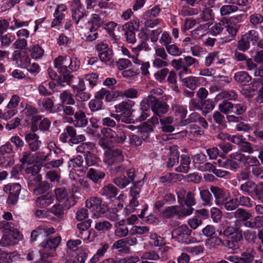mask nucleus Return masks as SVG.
I'll list each match as a JSON object with an SVG mask.
<instances>
[{"label":"nucleus","instance_id":"30","mask_svg":"<svg viewBox=\"0 0 263 263\" xmlns=\"http://www.w3.org/2000/svg\"><path fill=\"white\" fill-rule=\"evenodd\" d=\"M85 13L82 9H72V17L75 20L76 23L79 27L82 28L84 23V17Z\"/></svg>","mask_w":263,"mask_h":263},{"label":"nucleus","instance_id":"33","mask_svg":"<svg viewBox=\"0 0 263 263\" xmlns=\"http://www.w3.org/2000/svg\"><path fill=\"white\" fill-rule=\"evenodd\" d=\"M140 258L143 260H158L161 259V260L164 261L167 259V258H161L159 254L155 251H149L143 253Z\"/></svg>","mask_w":263,"mask_h":263},{"label":"nucleus","instance_id":"20","mask_svg":"<svg viewBox=\"0 0 263 263\" xmlns=\"http://www.w3.org/2000/svg\"><path fill=\"white\" fill-rule=\"evenodd\" d=\"M31 151H28L22 153V157L21 162L23 164H31L35 162H41L42 157H40V153L32 154Z\"/></svg>","mask_w":263,"mask_h":263},{"label":"nucleus","instance_id":"6","mask_svg":"<svg viewBox=\"0 0 263 263\" xmlns=\"http://www.w3.org/2000/svg\"><path fill=\"white\" fill-rule=\"evenodd\" d=\"M139 23L138 20H134L125 23L123 26L125 36L128 43L134 44L136 42L135 31L138 30Z\"/></svg>","mask_w":263,"mask_h":263},{"label":"nucleus","instance_id":"49","mask_svg":"<svg viewBox=\"0 0 263 263\" xmlns=\"http://www.w3.org/2000/svg\"><path fill=\"white\" fill-rule=\"evenodd\" d=\"M50 184L47 181L41 182L38 186L33 190L34 194L39 195L47 192L50 189Z\"/></svg>","mask_w":263,"mask_h":263},{"label":"nucleus","instance_id":"17","mask_svg":"<svg viewBox=\"0 0 263 263\" xmlns=\"http://www.w3.org/2000/svg\"><path fill=\"white\" fill-rule=\"evenodd\" d=\"M63 159L60 158L54 159L51 158V156L46 155L42 157L41 163L43 166L47 169L58 168L63 163Z\"/></svg>","mask_w":263,"mask_h":263},{"label":"nucleus","instance_id":"15","mask_svg":"<svg viewBox=\"0 0 263 263\" xmlns=\"http://www.w3.org/2000/svg\"><path fill=\"white\" fill-rule=\"evenodd\" d=\"M101 134L106 138L110 139L111 142L116 143H123L126 139V136L124 133L119 135L110 128H103L101 130Z\"/></svg>","mask_w":263,"mask_h":263},{"label":"nucleus","instance_id":"59","mask_svg":"<svg viewBox=\"0 0 263 263\" xmlns=\"http://www.w3.org/2000/svg\"><path fill=\"white\" fill-rule=\"evenodd\" d=\"M149 229L147 226H133L129 230L130 235H142L147 233Z\"/></svg>","mask_w":263,"mask_h":263},{"label":"nucleus","instance_id":"1","mask_svg":"<svg viewBox=\"0 0 263 263\" xmlns=\"http://www.w3.org/2000/svg\"><path fill=\"white\" fill-rule=\"evenodd\" d=\"M141 106L143 110H148L151 108L154 114L158 117H162L169 109V106L165 102L158 99L152 95L143 100Z\"/></svg>","mask_w":263,"mask_h":263},{"label":"nucleus","instance_id":"18","mask_svg":"<svg viewBox=\"0 0 263 263\" xmlns=\"http://www.w3.org/2000/svg\"><path fill=\"white\" fill-rule=\"evenodd\" d=\"M91 220L88 219L77 224V228L79 230L78 236L84 240L91 241L89 240L90 232L88 230L91 226Z\"/></svg>","mask_w":263,"mask_h":263},{"label":"nucleus","instance_id":"56","mask_svg":"<svg viewBox=\"0 0 263 263\" xmlns=\"http://www.w3.org/2000/svg\"><path fill=\"white\" fill-rule=\"evenodd\" d=\"M114 249H118L120 252H127L129 251V248L126 246L124 238L121 239L115 242L112 246Z\"/></svg>","mask_w":263,"mask_h":263},{"label":"nucleus","instance_id":"28","mask_svg":"<svg viewBox=\"0 0 263 263\" xmlns=\"http://www.w3.org/2000/svg\"><path fill=\"white\" fill-rule=\"evenodd\" d=\"M67 57L59 55L54 60V67L57 69V71L60 72H66L68 66L64 65L67 61Z\"/></svg>","mask_w":263,"mask_h":263},{"label":"nucleus","instance_id":"58","mask_svg":"<svg viewBox=\"0 0 263 263\" xmlns=\"http://www.w3.org/2000/svg\"><path fill=\"white\" fill-rule=\"evenodd\" d=\"M89 107L91 111H96L103 108V101L96 98L91 100L88 104Z\"/></svg>","mask_w":263,"mask_h":263},{"label":"nucleus","instance_id":"3","mask_svg":"<svg viewBox=\"0 0 263 263\" xmlns=\"http://www.w3.org/2000/svg\"><path fill=\"white\" fill-rule=\"evenodd\" d=\"M86 206L91 209L93 211L92 217L93 218L101 217L108 211V206L106 203H102L100 198L92 197L88 198L85 202Z\"/></svg>","mask_w":263,"mask_h":263},{"label":"nucleus","instance_id":"32","mask_svg":"<svg viewBox=\"0 0 263 263\" xmlns=\"http://www.w3.org/2000/svg\"><path fill=\"white\" fill-rule=\"evenodd\" d=\"M249 20L252 27L258 29L263 23V16L260 13H255L249 16Z\"/></svg>","mask_w":263,"mask_h":263},{"label":"nucleus","instance_id":"29","mask_svg":"<svg viewBox=\"0 0 263 263\" xmlns=\"http://www.w3.org/2000/svg\"><path fill=\"white\" fill-rule=\"evenodd\" d=\"M105 173L99 170L91 168L88 171L87 176L95 182H97L100 179L105 177Z\"/></svg>","mask_w":263,"mask_h":263},{"label":"nucleus","instance_id":"36","mask_svg":"<svg viewBox=\"0 0 263 263\" xmlns=\"http://www.w3.org/2000/svg\"><path fill=\"white\" fill-rule=\"evenodd\" d=\"M255 188L256 184L252 181H246L239 186V190L241 191L250 196L254 193V190Z\"/></svg>","mask_w":263,"mask_h":263},{"label":"nucleus","instance_id":"11","mask_svg":"<svg viewBox=\"0 0 263 263\" xmlns=\"http://www.w3.org/2000/svg\"><path fill=\"white\" fill-rule=\"evenodd\" d=\"M55 232V230L53 227H49L44 225L39 226L31 232V241H35L37 240H41L44 237L54 234Z\"/></svg>","mask_w":263,"mask_h":263},{"label":"nucleus","instance_id":"57","mask_svg":"<svg viewBox=\"0 0 263 263\" xmlns=\"http://www.w3.org/2000/svg\"><path fill=\"white\" fill-rule=\"evenodd\" d=\"M208 24L200 25L197 28L192 31V36L196 39L200 38L204 34V30L209 27Z\"/></svg>","mask_w":263,"mask_h":263},{"label":"nucleus","instance_id":"13","mask_svg":"<svg viewBox=\"0 0 263 263\" xmlns=\"http://www.w3.org/2000/svg\"><path fill=\"white\" fill-rule=\"evenodd\" d=\"M25 140L30 151L32 152L37 151L42 145L39 136L35 132H27L25 135Z\"/></svg>","mask_w":263,"mask_h":263},{"label":"nucleus","instance_id":"19","mask_svg":"<svg viewBox=\"0 0 263 263\" xmlns=\"http://www.w3.org/2000/svg\"><path fill=\"white\" fill-rule=\"evenodd\" d=\"M84 104V103L83 102H76L75 101L73 104L67 103L66 104H62L61 107L64 115L72 116L80 109L83 107Z\"/></svg>","mask_w":263,"mask_h":263},{"label":"nucleus","instance_id":"37","mask_svg":"<svg viewBox=\"0 0 263 263\" xmlns=\"http://www.w3.org/2000/svg\"><path fill=\"white\" fill-rule=\"evenodd\" d=\"M178 205L170 206L165 208L161 213L162 217L165 218H171L175 216L178 217Z\"/></svg>","mask_w":263,"mask_h":263},{"label":"nucleus","instance_id":"43","mask_svg":"<svg viewBox=\"0 0 263 263\" xmlns=\"http://www.w3.org/2000/svg\"><path fill=\"white\" fill-rule=\"evenodd\" d=\"M243 35L250 43H252L253 45H255L257 43L259 39V33L255 30H251Z\"/></svg>","mask_w":263,"mask_h":263},{"label":"nucleus","instance_id":"60","mask_svg":"<svg viewBox=\"0 0 263 263\" xmlns=\"http://www.w3.org/2000/svg\"><path fill=\"white\" fill-rule=\"evenodd\" d=\"M201 109H204L206 113L209 112L213 110L215 106L214 101L211 99L204 100L201 101Z\"/></svg>","mask_w":263,"mask_h":263},{"label":"nucleus","instance_id":"25","mask_svg":"<svg viewBox=\"0 0 263 263\" xmlns=\"http://www.w3.org/2000/svg\"><path fill=\"white\" fill-rule=\"evenodd\" d=\"M53 201V196L48 193L36 198V205L41 208H45L50 205Z\"/></svg>","mask_w":263,"mask_h":263},{"label":"nucleus","instance_id":"2","mask_svg":"<svg viewBox=\"0 0 263 263\" xmlns=\"http://www.w3.org/2000/svg\"><path fill=\"white\" fill-rule=\"evenodd\" d=\"M197 62V60L196 59L191 56H186L183 58L173 60L172 61V65L176 70L179 71L178 75L181 79L184 74L192 73L189 67Z\"/></svg>","mask_w":263,"mask_h":263},{"label":"nucleus","instance_id":"54","mask_svg":"<svg viewBox=\"0 0 263 263\" xmlns=\"http://www.w3.org/2000/svg\"><path fill=\"white\" fill-rule=\"evenodd\" d=\"M149 238L153 244L156 247H161L165 244L164 238L158 235L156 233H151Z\"/></svg>","mask_w":263,"mask_h":263},{"label":"nucleus","instance_id":"21","mask_svg":"<svg viewBox=\"0 0 263 263\" xmlns=\"http://www.w3.org/2000/svg\"><path fill=\"white\" fill-rule=\"evenodd\" d=\"M219 51H213L209 53L206 56L204 61V65L206 67H210L213 64L222 65L224 63L225 60L219 58Z\"/></svg>","mask_w":263,"mask_h":263},{"label":"nucleus","instance_id":"39","mask_svg":"<svg viewBox=\"0 0 263 263\" xmlns=\"http://www.w3.org/2000/svg\"><path fill=\"white\" fill-rule=\"evenodd\" d=\"M61 102L62 104L67 103L73 104L76 101L73 98V95L68 90L63 91L59 96Z\"/></svg>","mask_w":263,"mask_h":263},{"label":"nucleus","instance_id":"55","mask_svg":"<svg viewBox=\"0 0 263 263\" xmlns=\"http://www.w3.org/2000/svg\"><path fill=\"white\" fill-rule=\"evenodd\" d=\"M237 10V6L232 4V5L222 6L220 9V12L221 15L224 16L229 15L231 13L235 12Z\"/></svg>","mask_w":263,"mask_h":263},{"label":"nucleus","instance_id":"45","mask_svg":"<svg viewBox=\"0 0 263 263\" xmlns=\"http://www.w3.org/2000/svg\"><path fill=\"white\" fill-rule=\"evenodd\" d=\"M176 232L179 237L187 238L191 235L192 231L189 228L187 225L182 224L176 229Z\"/></svg>","mask_w":263,"mask_h":263},{"label":"nucleus","instance_id":"44","mask_svg":"<svg viewBox=\"0 0 263 263\" xmlns=\"http://www.w3.org/2000/svg\"><path fill=\"white\" fill-rule=\"evenodd\" d=\"M30 54L32 59L37 60L41 59L44 53V50L39 45L33 46L30 50Z\"/></svg>","mask_w":263,"mask_h":263},{"label":"nucleus","instance_id":"12","mask_svg":"<svg viewBox=\"0 0 263 263\" xmlns=\"http://www.w3.org/2000/svg\"><path fill=\"white\" fill-rule=\"evenodd\" d=\"M85 104L83 105V107L80 109L76 114L73 115L74 119L70 118L69 122L73 123L75 127H84L88 124V120L86 118L85 110Z\"/></svg>","mask_w":263,"mask_h":263},{"label":"nucleus","instance_id":"8","mask_svg":"<svg viewBox=\"0 0 263 263\" xmlns=\"http://www.w3.org/2000/svg\"><path fill=\"white\" fill-rule=\"evenodd\" d=\"M96 50L102 62L109 64L113 62V52L108 44L100 42L97 45Z\"/></svg>","mask_w":263,"mask_h":263},{"label":"nucleus","instance_id":"47","mask_svg":"<svg viewBox=\"0 0 263 263\" xmlns=\"http://www.w3.org/2000/svg\"><path fill=\"white\" fill-rule=\"evenodd\" d=\"M172 108L176 116H179L181 119L186 117L187 111L183 106L174 104L172 106Z\"/></svg>","mask_w":263,"mask_h":263},{"label":"nucleus","instance_id":"50","mask_svg":"<svg viewBox=\"0 0 263 263\" xmlns=\"http://www.w3.org/2000/svg\"><path fill=\"white\" fill-rule=\"evenodd\" d=\"M56 199L59 202H63L67 199L68 192L64 187H59L54 190Z\"/></svg>","mask_w":263,"mask_h":263},{"label":"nucleus","instance_id":"4","mask_svg":"<svg viewBox=\"0 0 263 263\" xmlns=\"http://www.w3.org/2000/svg\"><path fill=\"white\" fill-rule=\"evenodd\" d=\"M135 103L129 100L127 101H122L120 103L115 105V108L116 112L120 113L122 117L121 121L125 123H130V117L132 116L133 113L132 108L134 106Z\"/></svg>","mask_w":263,"mask_h":263},{"label":"nucleus","instance_id":"7","mask_svg":"<svg viewBox=\"0 0 263 263\" xmlns=\"http://www.w3.org/2000/svg\"><path fill=\"white\" fill-rule=\"evenodd\" d=\"M124 160L122 151L119 149H108L104 153L103 161L108 165L112 166Z\"/></svg>","mask_w":263,"mask_h":263},{"label":"nucleus","instance_id":"52","mask_svg":"<svg viewBox=\"0 0 263 263\" xmlns=\"http://www.w3.org/2000/svg\"><path fill=\"white\" fill-rule=\"evenodd\" d=\"M226 25L225 27L227 29L228 33L233 37L235 36L238 32L239 28V25L236 23H233L228 21V20H226Z\"/></svg>","mask_w":263,"mask_h":263},{"label":"nucleus","instance_id":"61","mask_svg":"<svg viewBox=\"0 0 263 263\" xmlns=\"http://www.w3.org/2000/svg\"><path fill=\"white\" fill-rule=\"evenodd\" d=\"M84 79L89 83V87L92 88L97 84L98 75L96 73H91L85 74Z\"/></svg>","mask_w":263,"mask_h":263},{"label":"nucleus","instance_id":"63","mask_svg":"<svg viewBox=\"0 0 263 263\" xmlns=\"http://www.w3.org/2000/svg\"><path fill=\"white\" fill-rule=\"evenodd\" d=\"M112 228V224L108 221L97 222L95 224V228L98 231H109Z\"/></svg>","mask_w":263,"mask_h":263},{"label":"nucleus","instance_id":"16","mask_svg":"<svg viewBox=\"0 0 263 263\" xmlns=\"http://www.w3.org/2000/svg\"><path fill=\"white\" fill-rule=\"evenodd\" d=\"M12 59L16 61L17 66L21 68H26L30 64V58L28 55H22L20 50H15L12 54Z\"/></svg>","mask_w":263,"mask_h":263},{"label":"nucleus","instance_id":"22","mask_svg":"<svg viewBox=\"0 0 263 263\" xmlns=\"http://www.w3.org/2000/svg\"><path fill=\"white\" fill-rule=\"evenodd\" d=\"M100 194L107 199H112L115 198L118 193V189L112 184L105 185L100 191Z\"/></svg>","mask_w":263,"mask_h":263},{"label":"nucleus","instance_id":"5","mask_svg":"<svg viewBox=\"0 0 263 263\" xmlns=\"http://www.w3.org/2000/svg\"><path fill=\"white\" fill-rule=\"evenodd\" d=\"M3 190L5 193L8 194L7 203L11 206L15 205L21 191V185L17 183H9L4 186Z\"/></svg>","mask_w":263,"mask_h":263},{"label":"nucleus","instance_id":"23","mask_svg":"<svg viewBox=\"0 0 263 263\" xmlns=\"http://www.w3.org/2000/svg\"><path fill=\"white\" fill-rule=\"evenodd\" d=\"M61 241V237L59 236L53 238H49L43 241L40 244L44 249L55 251Z\"/></svg>","mask_w":263,"mask_h":263},{"label":"nucleus","instance_id":"48","mask_svg":"<svg viewBox=\"0 0 263 263\" xmlns=\"http://www.w3.org/2000/svg\"><path fill=\"white\" fill-rule=\"evenodd\" d=\"M95 97L97 99L101 101L105 97L107 102L111 101V92L109 90L104 88L97 91L95 95Z\"/></svg>","mask_w":263,"mask_h":263},{"label":"nucleus","instance_id":"14","mask_svg":"<svg viewBox=\"0 0 263 263\" xmlns=\"http://www.w3.org/2000/svg\"><path fill=\"white\" fill-rule=\"evenodd\" d=\"M70 137V142L73 144H78L85 140V137L83 135H77L76 130L71 126H68L65 129V133L61 135V138H63L64 141H66L67 136Z\"/></svg>","mask_w":263,"mask_h":263},{"label":"nucleus","instance_id":"35","mask_svg":"<svg viewBox=\"0 0 263 263\" xmlns=\"http://www.w3.org/2000/svg\"><path fill=\"white\" fill-rule=\"evenodd\" d=\"M234 79L236 82L245 85L250 82L252 78L246 71H241L235 73Z\"/></svg>","mask_w":263,"mask_h":263},{"label":"nucleus","instance_id":"64","mask_svg":"<svg viewBox=\"0 0 263 263\" xmlns=\"http://www.w3.org/2000/svg\"><path fill=\"white\" fill-rule=\"evenodd\" d=\"M250 48V43L242 35L241 39L238 41L237 48L241 51L245 52Z\"/></svg>","mask_w":263,"mask_h":263},{"label":"nucleus","instance_id":"40","mask_svg":"<svg viewBox=\"0 0 263 263\" xmlns=\"http://www.w3.org/2000/svg\"><path fill=\"white\" fill-rule=\"evenodd\" d=\"M200 79L195 77H189L183 80L185 86L191 90L196 89L198 85Z\"/></svg>","mask_w":263,"mask_h":263},{"label":"nucleus","instance_id":"26","mask_svg":"<svg viewBox=\"0 0 263 263\" xmlns=\"http://www.w3.org/2000/svg\"><path fill=\"white\" fill-rule=\"evenodd\" d=\"M170 158L167 162L168 167H172L175 164L179 162V153L176 146L170 147Z\"/></svg>","mask_w":263,"mask_h":263},{"label":"nucleus","instance_id":"42","mask_svg":"<svg viewBox=\"0 0 263 263\" xmlns=\"http://www.w3.org/2000/svg\"><path fill=\"white\" fill-rule=\"evenodd\" d=\"M218 109L221 112L226 115L233 112V104L227 100H224L218 105Z\"/></svg>","mask_w":263,"mask_h":263},{"label":"nucleus","instance_id":"53","mask_svg":"<svg viewBox=\"0 0 263 263\" xmlns=\"http://www.w3.org/2000/svg\"><path fill=\"white\" fill-rule=\"evenodd\" d=\"M222 205H223L224 208L228 211H233L237 208L239 206L238 198H232L230 200H227L222 203Z\"/></svg>","mask_w":263,"mask_h":263},{"label":"nucleus","instance_id":"41","mask_svg":"<svg viewBox=\"0 0 263 263\" xmlns=\"http://www.w3.org/2000/svg\"><path fill=\"white\" fill-rule=\"evenodd\" d=\"M180 204V205H178V208H179L178 210V218H182L193 213L194 209L192 206H186L185 207L183 204Z\"/></svg>","mask_w":263,"mask_h":263},{"label":"nucleus","instance_id":"31","mask_svg":"<svg viewBox=\"0 0 263 263\" xmlns=\"http://www.w3.org/2000/svg\"><path fill=\"white\" fill-rule=\"evenodd\" d=\"M191 162L190 158L186 155H182L181 157L180 165L176 168V171L179 172L187 173L190 168Z\"/></svg>","mask_w":263,"mask_h":263},{"label":"nucleus","instance_id":"34","mask_svg":"<svg viewBox=\"0 0 263 263\" xmlns=\"http://www.w3.org/2000/svg\"><path fill=\"white\" fill-rule=\"evenodd\" d=\"M200 197L204 206H210L213 204L212 194L208 190H202L200 191Z\"/></svg>","mask_w":263,"mask_h":263},{"label":"nucleus","instance_id":"51","mask_svg":"<svg viewBox=\"0 0 263 263\" xmlns=\"http://www.w3.org/2000/svg\"><path fill=\"white\" fill-rule=\"evenodd\" d=\"M206 245L209 246L210 248H215L216 246L225 245V243L221 238L217 236H214L206 240Z\"/></svg>","mask_w":263,"mask_h":263},{"label":"nucleus","instance_id":"46","mask_svg":"<svg viewBox=\"0 0 263 263\" xmlns=\"http://www.w3.org/2000/svg\"><path fill=\"white\" fill-rule=\"evenodd\" d=\"M37 104L39 106H41L42 105L44 108L50 112H53V107L54 105V103L52 99L50 98H45L42 100H38Z\"/></svg>","mask_w":263,"mask_h":263},{"label":"nucleus","instance_id":"9","mask_svg":"<svg viewBox=\"0 0 263 263\" xmlns=\"http://www.w3.org/2000/svg\"><path fill=\"white\" fill-rule=\"evenodd\" d=\"M144 181L141 180L135 183L133 186L130 187V195L132 199L130 201L129 204L126 206V210L133 211L135 208L139 204L138 198L140 197V193L141 191V187L143 185Z\"/></svg>","mask_w":263,"mask_h":263},{"label":"nucleus","instance_id":"10","mask_svg":"<svg viewBox=\"0 0 263 263\" xmlns=\"http://www.w3.org/2000/svg\"><path fill=\"white\" fill-rule=\"evenodd\" d=\"M210 191L214 197L216 204L218 206L230 198V192L223 187L212 185L210 187Z\"/></svg>","mask_w":263,"mask_h":263},{"label":"nucleus","instance_id":"62","mask_svg":"<svg viewBox=\"0 0 263 263\" xmlns=\"http://www.w3.org/2000/svg\"><path fill=\"white\" fill-rule=\"evenodd\" d=\"M113 182L119 187L124 189L129 184L130 181L125 176H120L114 179Z\"/></svg>","mask_w":263,"mask_h":263},{"label":"nucleus","instance_id":"24","mask_svg":"<svg viewBox=\"0 0 263 263\" xmlns=\"http://www.w3.org/2000/svg\"><path fill=\"white\" fill-rule=\"evenodd\" d=\"M237 99L238 95L234 90H223L216 96L215 101L217 102L222 99L236 101Z\"/></svg>","mask_w":263,"mask_h":263},{"label":"nucleus","instance_id":"38","mask_svg":"<svg viewBox=\"0 0 263 263\" xmlns=\"http://www.w3.org/2000/svg\"><path fill=\"white\" fill-rule=\"evenodd\" d=\"M234 214V217L237 219L243 222L249 219L252 216V215L250 213L241 208L237 209Z\"/></svg>","mask_w":263,"mask_h":263},{"label":"nucleus","instance_id":"27","mask_svg":"<svg viewBox=\"0 0 263 263\" xmlns=\"http://www.w3.org/2000/svg\"><path fill=\"white\" fill-rule=\"evenodd\" d=\"M242 238V233H237L234 236H232L230 240H227L226 245L225 244L224 246L233 250H236L239 248V241Z\"/></svg>","mask_w":263,"mask_h":263}]
</instances>
